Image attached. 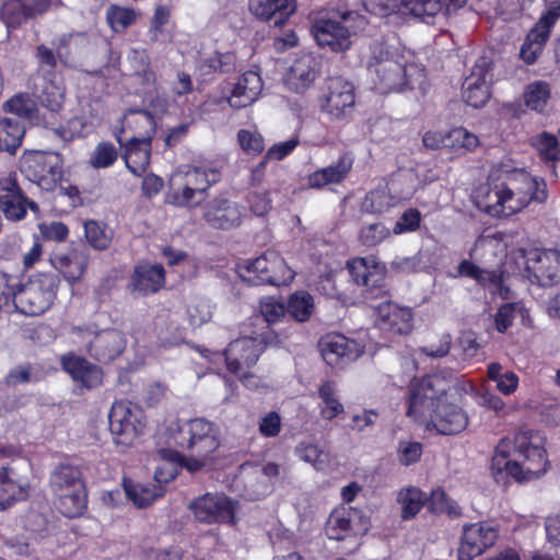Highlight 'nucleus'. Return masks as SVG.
<instances>
[{
    "label": "nucleus",
    "instance_id": "nucleus-1",
    "mask_svg": "<svg viewBox=\"0 0 560 560\" xmlns=\"http://www.w3.org/2000/svg\"><path fill=\"white\" fill-rule=\"evenodd\" d=\"M448 386L439 375L415 381L409 389L407 415L440 434L451 435L464 431L468 424L466 412L445 401Z\"/></svg>",
    "mask_w": 560,
    "mask_h": 560
},
{
    "label": "nucleus",
    "instance_id": "nucleus-2",
    "mask_svg": "<svg viewBox=\"0 0 560 560\" xmlns=\"http://www.w3.org/2000/svg\"><path fill=\"white\" fill-rule=\"evenodd\" d=\"M547 197L545 180L523 171L508 174L502 182L483 184L474 195L477 208L495 218L510 217L530 202L546 201Z\"/></svg>",
    "mask_w": 560,
    "mask_h": 560
},
{
    "label": "nucleus",
    "instance_id": "nucleus-3",
    "mask_svg": "<svg viewBox=\"0 0 560 560\" xmlns=\"http://www.w3.org/2000/svg\"><path fill=\"white\" fill-rule=\"evenodd\" d=\"M541 443L540 435L530 430H521L515 434L511 454V441L502 439L491 460V475L495 482L506 485L510 477L523 482L544 475L547 460Z\"/></svg>",
    "mask_w": 560,
    "mask_h": 560
},
{
    "label": "nucleus",
    "instance_id": "nucleus-4",
    "mask_svg": "<svg viewBox=\"0 0 560 560\" xmlns=\"http://www.w3.org/2000/svg\"><path fill=\"white\" fill-rule=\"evenodd\" d=\"M369 71L373 79L374 86L380 93L404 91L413 89L415 84L421 86L424 74L421 69L402 63L389 57V51L383 44L372 46V56L369 62Z\"/></svg>",
    "mask_w": 560,
    "mask_h": 560
},
{
    "label": "nucleus",
    "instance_id": "nucleus-5",
    "mask_svg": "<svg viewBox=\"0 0 560 560\" xmlns=\"http://www.w3.org/2000/svg\"><path fill=\"white\" fill-rule=\"evenodd\" d=\"M170 448H178L198 455H213L220 447L219 428L205 418H195L183 423L174 422L165 432Z\"/></svg>",
    "mask_w": 560,
    "mask_h": 560
},
{
    "label": "nucleus",
    "instance_id": "nucleus-6",
    "mask_svg": "<svg viewBox=\"0 0 560 560\" xmlns=\"http://www.w3.org/2000/svg\"><path fill=\"white\" fill-rule=\"evenodd\" d=\"M368 25L366 19L353 11H347L337 18H322L312 26V34L318 46L335 52L348 50L353 37Z\"/></svg>",
    "mask_w": 560,
    "mask_h": 560
},
{
    "label": "nucleus",
    "instance_id": "nucleus-7",
    "mask_svg": "<svg viewBox=\"0 0 560 560\" xmlns=\"http://www.w3.org/2000/svg\"><path fill=\"white\" fill-rule=\"evenodd\" d=\"M59 278L54 273H37L22 284L13 294V305L25 315L37 316L52 304Z\"/></svg>",
    "mask_w": 560,
    "mask_h": 560
},
{
    "label": "nucleus",
    "instance_id": "nucleus-8",
    "mask_svg": "<svg viewBox=\"0 0 560 560\" xmlns=\"http://www.w3.org/2000/svg\"><path fill=\"white\" fill-rule=\"evenodd\" d=\"M237 272L244 281L253 285H287L294 278L292 269L276 252H266L256 259L244 260L238 264Z\"/></svg>",
    "mask_w": 560,
    "mask_h": 560
},
{
    "label": "nucleus",
    "instance_id": "nucleus-9",
    "mask_svg": "<svg viewBox=\"0 0 560 560\" xmlns=\"http://www.w3.org/2000/svg\"><path fill=\"white\" fill-rule=\"evenodd\" d=\"M72 334L84 343L88 354L101 363L116 359L127 343L124 332L115 328L96 330L94 327L75 326Z\"/></svg>",
    "mask_w": 560,
    "mask_h": 560
},
{
    "label": "nucleus",
    "instance_id": "nucleus-10",
    "mask_svg": "<svg viewBox=\"0 0 560 560\" xmlns=\"http://www.w3.org/2000/svg\"><path fill=\"white\" fill-rule=\"evenodd\" d=\"M278 336L271 331L242 337L230 342L223 357L228 370L233 374L241 373L245 368L256 364L265 347L277 343Z\"/></svg>",
    "mask_w": 560,
    "mask_h": 560
},
{
    "label": "nucleus",
    "instance_id": "nucleus-11",
    "mask_svg": "<svg viewBox=\"0 0 560 560\" xmlns=\"http://www.w3.org/2000/svg\"><path fill=\"white\" fill-rule=\"evenodd\" d=\"M220 177V172L213 167H194L183 174H175L173 180H178L180 187L172 195L173 203L182 207L200 203L208 188L218 183Z\"/></svg>",
    "mask_w": 560,
    "mask_h": 560
},
{
    "label": "nucleus",
    "instance_id": "nucleus-12",
    "mask_svg": "<svg viewBox=\"0 0 560 560\" xmlns=\"http://www.w3.org/2000/svg\"><path fill=\"white\" fill-rule=\"evenodd\" d=\"M31 210L39 217L40 208L37 202L30 199L21 188L15 172L0 176V212L10 222H20Z\"/></svg>",
    "mask_w": 560,
    "mask_h": 560
},
{
    "label": "nucleus",
    "instance_id": "nucleus-13",
    "mask_svg": "<svg viewBox=\"0 0 560 560\" xmlns=\"http://www.w3.org/2000/svg\"><path fill=\"white\" fill-rule=\"evenodd\" d=\"M133 122L145 128L141 137L133 136L127 142L125 163L128 170L141 176L150 164L151 140L154 133V119L148 112H137L131 115Z\"/></svg>",
    "mask_w": 560,
    "mask_h": 560
},
{
    "label": "nucleus",
    "instance_id": "nucleus-14",
    "mask_svg": "<svg viewBox=\"0 0 560 560\" xmlns=\"http://www.w3.org/2000/svg\"><path fill=\"white\" fill-rule=\"evenodd\" d=\"M108 420L115 442L121 445L131 444L145 427L142 410L129 401L115 402L110 408Z\"/></svg>",
    "mask_w": 560,
    "mask_h": 560
},
{
    "label": "nucleus",
    "instance_id": "nucleus-15",
    "mask_svg": "<svg viewBox=\"0 0 560 560\" xmlns=\"http://www.w3.org/2000/svg\"><path fill=\"white\" fill-rule=\"evenodd\" d=\"M26 177L44 190H54L63 176L62 159L58 153L34 152L22 162Z\"/></svg>",
    "mask_w": 560,
    "mask_h": 560
},
{
    "label": "nucleus",
    "instance_id": "nucleus-16",
    "mask_svg": "<svg viewBox=\"0 0 560 560\" xmlns=\"http://www.w3.org/2000/svg\"><path fill=\"white\" fill-rule=\"evenodd\" d=\"M560 18V2H552L547 11L541 14L537 23L526 35L521 49L520 58L527 65H533L541 55L556 22Z\"/></svg>",
    "mask_w": 560,
    "mask_h": 560
},
{
    "label": "nucleus",
    "instance_id": "nucleus-17",
    "mask_svg": "<svg viewBox=\"0 0 560 560\" xmlns=\"http://www.w3.org/2000/svg\"><path fill=\"white\" fill-rule=\"evenodd\" d=\"M354 88L341 77L328 78L319 100L322 112L334 119L346 117L354 106Z\"/></svg>",
    "mask_w": 560,
    "mask_h": 560
},
{
    "label": "nucleus",
    "instance_id": "nucleus-18",
    "mask_svg": "<svg viewBox=\"0 0 560 560\" xmlns=\"http://www.w3.org/2000/svg\"><path fill=\"white\" fill-rule=\"evenodd\" d=\"M525 258V270L532 283L552 285L560 281V250H529Z\"/></svg>",
    "mask_w": 560,
    "mask_h": 560
},
{
    "label": "nucleus",
    "instance_id": "nucleus-19",
    "mask_svg": "<svg viewBox=\"0 0 560 560\" xmlns=\"http://www.w3.org/2000/svg\"><path fill=\"white\" fill-rule=\"evenodd\" d=\"M189 509L199 522L234 524L236 502L223 493H207L194 500Z\"/></svg>",
    "mask_w": 560,
    "mask_h": 560
},
{
    "label": "nucleus",
    "instance_id": "nucleus-20",
    "mask_svg": "<svg viewBox=\"0 0 560 560\" xmlns=\"http://www.w3.org/2000/svg\"><path fill=\"white\" fill-rule=\"evenodd\" d=\"M498 529L491 524L479 522L463 527L458 560H471L495 544Z\"/></svg>",
    "mask_w": 560,
    "mask_h": 560
},
{
    "label": "nucleus",
    "instance_id": "nucleus-21",
    "mask_svg": "<svg viewBox=\"0 0 560 560\" xmlns=\"http://www.w3.org/2000/svg\"><path fill=\"white\" fill-rule=\"evenodd\" d=\"M491 79V60L485 56L480 57L463 83V98L466 104L475 108L483 106L490 97Z\"/></svg>",
    "mask_w": 560,
    "mask_h": 560
},
{
    "label": "nucleus",
    "instance_id": "nucleus-22",
    "mask_svg": "<svg viewBox=\"0 0 560 560\" xmlns=\"http://www.w3.org/2000/svg\"><path fill=\"white\" fill-rule=\"evenodd\" d=\"M243 218V207L226 198H214L203 207V219L212 229L231 230L237 228L241 225Z\"/></svg>",
    "mask_w": 560,
    "mask_h": 560
},
{
    "label": "nucleus",
    "instance_id": "nucleus-23",
    "mask_svg": "<svg viewBox=\"0 0 560 560\" xmlns=\"http://www.w3.org/2000/svg\"><path fill=\"white\" fill-rule=\"evenodd\" d=\"M165 284V269L161 264L141 262L135 266L127 289L131 294H155Z\"/></svg>",
    "mask_w": 560,
    "mask_h": 560
},
{
    "label": "nucleus",
    "instance_id": "nucleus-24",
    "mask_svg": "<svg viewBox=\"0 0 560 560\" xmlns=\"http://www.w3.org/2000/svg\"><path fill=\"white\" fill-rule=\"evenodd\" d=\"M319 349L325 362L331 366L354 361L361 354L355 341L338 334L323 337L319 341Z\"/></svg>",
    "mask_w": 560,
    "mask_h": 560
},
{
    "label": "nucleus",
    "instance_id": "nucleus-25",
    "mask_svg": "<svg viewBox=\"0 0 560 560\" xmlns=\"http://www.w3.org/2000/svg\"><path fill=\"white\" fill-rule=\"evenodd\" d=\"M376 325L386 332L405 335L411 330L412 315L407 307H400L389 301L376 306Z\"/></svg>",
    "mask_w": 560,
    "mask_h": 560
},
{
    "label": "nucleus",
    "instance_id": "nucleus-26",
    "mask_svg": "<svg viewBox=\"0 0 560 560\" xmlns=\"http://www.w3.org/2000/svg\"><path fill=\"white\" fill-rule=\"evenodd\" d=\"M88 261L89 256L85 246L72 247L67 252L55 250L50 256L51 265L71 283L83 276Z\"/></svg>",
    "mask_w": 560,
    "mask_h": 560
},
{
    "label": "nucleus",
    "instance_id": "nucleus-27",
    "mask_svg": "<svg viewBox=\"0 0 560 560\" xmlns=\"http://www.w3.org/2000/svg\"><path fill=\"white\" fill-rule=\"evenodd\" d=\"M249 10L275 27H282L295 11L293 0H249Z\"/></svg>",
    "mask_w": 560,
    "mask_h": 560
},
{
    "label": "nucleus",
    "instance_id": "nucleus-28",
    "mask_svg": "<svg viewBox=\"0 0 560 560\" xmlns=\"http://www.w3.org/2000/svg\"><path fill=\"white\" fill-rule=\"evenodd\" d=\"M320 61L312 54H305L294 60L290 68L287 82L293 91L302 93L317 78Z\"/></svg>",
    "mask_w": 560,
    "mask_h": 560
},
{
    "label": "nucleus",
    "instance_id": "nucleus-29",
    "mask_svg": "<svg viewBox=\"0 0 560 560\" xmlns=\"http://www.w3.org/2000/svg\"><path fill=\"white\" fill-rule=\"evenodd\" d=\"M348 269L353 281L366 288V291L371 293V296H377L378 293H374V290H381L384 273L381 268L370 261L366 258H355L348 262Z\"/></svg>",
    "mask_w": 560,
    "mask_h": 560
},
{
    "label": "nucleus",
    "instance_id": "nucleus-30",
    "mask_svg": "<svg viewBox=\"0 0 560 560\" xmlns=\"http://www.w3.org/2000/svg\"><path fill=\"white\" fill-rule=\"evenodd\" d=\"M262 90V80L258 72L246 71L235 83L229 104L234 108H243L253 104Z\"/></svg>",
    "mask_w": 560,
    "mask_h": 560
},
{
    "label": "nucleus",
    "instance_id": "nucleus-31",
    "mask_svg": "<svg viewBox=\"0 0 560 560\" xmlns=\"http://www.w3.org/2000/svg\"><path fill=\"white\" fill-rule=\"evenodd\" d=\"M155 483H135L132 480L124 479V489L127 498L133 502L138 508H145L151 504L154 500L162 497L164 493L163 482L174 478L171 474L170 477H163L158 471L154 474Z\"/></svg>",
    "mask_w": 560,
    "mask_h": 560
},
{
    "label": "nucleus",
    "instance_id": "nucleus-32",
    "mask_svg": "<svg viewBox=\"0 0 560 560\" xmlns=\"http://www.w3.org/2000/svg\"><path fill=\"white\" fill-rule=\"evenodd\" d=\"M62 366L75 382L86 388H94L102 383V369L84 358L66 357L62 359Z\"/></svg>",
    "mask_w": 560,
    "mask_h": 560
},
{
    "label": "nucleus",
    "instance_id": "nucleus-33",
    "mask_svg": "<svg viewBox=\"0 0 560 560\" xmlns=\"http://www.w3.org/2000/svg\"><path fill=\"white\" fill-rule=\"evenodd\" d=\"M353 158L350 154H342L336 164L323 167L308 176V185L312 188H323L329 184L341 183L352 168Z\"/></svg>",
    "mask_w": 560,
    "mask_h": 560
},
{
    "label": "nucleus",
    "instance_id": "nucleus-34",
    "mask_svg": "<svg viewBox=\"0 0 560 560\" xmlns=\"http://www.w3.org/2000/svg\"><path fill=\"white\" fill-rule=\"evenodd\" d=\"M30 485L23 480H15L11 467L0 469V510L10 508L14 502L28 497Z\"/></svg>",
    "mask_w": 560,
    "mask_h": 560
},
{
    "label": "nucleus",
    "instance_id": "nucleus-35",
    "mask_svg": "<svg viewBox=\"0 0 560 560\" xmlns=\"http://www.w3.org/2000/svg\"><path fill=\"white\" fill-rule=\"evenodd\" d=\"M360 520L357 511L351 509H337L331 512L326 524V534L329 539L342 540L352 533H357L355 525Z\"/></svg>",
    "mask_w": 560,
    "mask_h": 560
},
{
    "label": "nucleus",
    "instance_id": "nucleus-36",
    "mask_svg": "<svg viewBox=\"0 0 560 560\" xmlns=\"http://www.w3.org/2000/svg\"><path fill=\"white\" fill-rule=\"evenodd\" d=\"M33 92L40 104L50 112H58L63 105V89L56 84L54 78L34 77Z\"/></svg>",
    "mask_w": 560,
    "mask_h": 560
},
{
    "label": "nucleus",
    "instance_id": "nucleus-37",
    "mask_svg": "<svg viewBox=\"0 0 560 560\" xmlns=\"http://www.w3.org/2000/svg\"><path fill=\"white\" fill-rule=\"evenodd\" d=\"M49 485L55 495L84 487L78 467L60 464L50 474Z\"/></svg>",
    "mask_w": 560,
    "mask_h": 560
},
{
    "label": "nucleus",
    "instance_id": "nucleus-38",
    "mask_svg": "<svg viewBox=\"0 0 560 560\" xmlns=\"http://www.w3.org/2000/svg\"><path fill=\"white\" fill-rule=\"evenodd\" d=\"M26 128L16 118L0 119V150L15 154L21 147Z\"/></svg>",
    "mask_w": 560,
    "mask_h": 560
},
{
    "label": "nucleus",
    "instance_id": "nucleus-39",
    "mask_svg": "<svg viewBox=\"0 0 560 560\" xmlns=\"http://www.w3.org/2000/svg\"><path fill=\"white\" fill-rule=\"evenodd\" d=\"M3 110L28 120L30 124L39 121V112L36 102L26 93H19L3 104Z\"/></svg>",
    "mask_w": 560,
    "mask_h": 560
},
{
    "label": "nucleus",
    "instance_id": "nucleus-40",
    "mask_svg": "<svg viewBox=\"0 0 560 560\" xmlns=\"http://www.w3.org/2000/svg\"><path fill=\"white\" fill-rule=\"evenodd\" d=\"M86 497L85 487L59 493L57 494L58 509L67 517H78L86 509Z\"/></svg>",
    "mask_w": 560,
    "mask_h": 560
},
{
    "label": "nucleus",
    "instance_id": "nucleus-41",
    "mask_svg": "<svg viewBox=\"0 0 560 560\" xmlns=\"http://www.w3.org/2000/svg\"><path fill=\"white\" fill-rule=\"evenodd\" d=\"M320 398V416L324 419L331 420L343 412V405L336 395V388L332 382H325L318 389Z\"/></svg>",
    "mask_w": 560,
    "mask_h": 560
},
{
    "label": "nucleus",
    "instance_id": "nucleus-42",
    "mask_svg": "<svg viewBox=\"0 0 560 560\" xmlns=\"http://www.w3.org/2000/svg\"><path fill=\"white\" fill-rule=\"evenodd\" d=\"M397 202L398 199L386 187H381L365 196L362 209L369 213H384Z\"/></svg>",
    "mask_w": 560,
    "mask_h": 560
},
{
    "label": "nucleus",
    "instance_id": "nucleus-43",
    "mask_svg": "<svg viewBox=\"0 0 560 560\" xmlns=\"http://www.w3.org/2000/svg\"><path fill=\"white\" fill-rule=\"evenodd\" d=\"M314 311V299L306 291H298L293 293L289 301L287 312L298 322H306L310 319Z\"/></svg>",
    "mask_w": 560,
    "mask_h": 560
},
{
    "label": "nucleus",
    "instance_id": "nucleus-44",
    "mask_svg": "<svg viewBox=\"0 0 560 560\" xmlns=\"http://www.w3.org/2000/svg\"><path fill=\"white\" fill-rule=\"evenodd\" d=\"M550 97V85L545 81H535L526 86L525 105L536 112H542Z\"/></svg>",
    "mask_w": 560,
    "mask_h": 560
},
{
    "label": "nucleus",
    "instance_id": "nucleus-45",
    "mask_svg": "<svg viewBox=\"0 0 560 560\" xmlns=\"http://www.w3.org/2000/svg\"><path fill=\"white\" fill-rule=\"evenodd\" d=\"M457 8L451 0H409L407 7L410 13L417 18L424 20L433 18L444 8Z\"/></svg>",
    "mask_w": 560,
    "mask_h": 560
},
{
    "label": "nucleus",
    "instance_id": "nucleus-46",
    "mask_svg": "<svg viewBox=\"0 0 560 560\" xmlns=\"http://www.w3.org/2000/svg\"><path fill=\"white\" fill-rule=\"evenodd\" d=\"M118 149L109 141H102L92 151L89 165L95 170L107 168L118 159Z\"/></svg>",
    "mask_w": 560,
    "mask_h": 560
},
{
    "label": "nucleus",
    "instance_id": "nucleus-47",
    "mask_svg": "<svg viewBox=\"0 0 560 560\" xmlns=\"http://www.w3.org/2000/svg\"><path fill=\"white\" fill-rule=\"evenodd\" d=\"M35 59L37 63V75L39 78H55L58 54L45 46L38 45L35 49Z\"/></svg>",
    "mask_w": 560,
    "mask_h": 560
},
{
    "label": "nucleus",
    "instance_id": "nucleus-48",
    "mask_svg": "<svg viewBox=\"0 0 560 560\" xmlns=\"http://www.w3.org/2000/svg\"><path fill=\"white\" fill-rule=\"evenodd\" d=\"M137 14L133 9L112 4L106 12V19L116 33L125 31L135 23Z\"/></svg>",
    "mask_w": 560,
    "mask_h": 560
},
{
    "label": "nucleus",
    "instance_id": "nucleus-49",
    "mask_svg": "<svg viewBox=\"0 0 560 560\" xmlns=\"http://www.w3.org/2000/svg\"><path fill=\"white\" fill-rule=\"evenodd\" d=\"M533 143L544 161L552 163L560 161V145L556 136L542 132L535 138Z\"/></svg>",
    "mask_w": 560,
    "mask_h": 560
},
{
    "label": "nucleus",
    "instance_id": "nucleus-50",
    "mask_svg": "<svg viewBox=\"0 0 560 560\" xmlns=\"http://www.w3.org/2000/svg\"><path fill=\"white\" fill-rule=\"evenodd\" d=\"M445 141L446 148L453 150L465 149L471 151L479 144L478 137L462 127L448 131Z\"/></svg>",
    "mask_w": 560,
    "mask_h": 560
},
{
    "label": "nucleus",
    "instance_id": "nucleus-51",
    "mask_svg": "<svg viewBox=\"0 0 560 560\" xmlns=\"http://www.w3.org/2000/svg\"><path fill=\"white\" fill-rule=\"evenodd\" d=\"M429 506L433 513H446L451 517L460 515V508L457 502L450 499L441 489H435L431 492Z\"/></svg>",
    "mask_w": 560,
    "mask_h": 560
},
{
    "label": "nucleus",
    "instance_id": "nucleus-52",
    "mask_svg": "<svg viewBox=\"0 0 560 560\" xmlns=\"http://www.w3.org/2000/svg\"><path fill=\"white\" fill-rule=\"evenodd\" d=\"M133 73L140 75L144 83H151L155 80V74L149 69V59L144 50L130 49L127 56Z\"/></svg>",
    "mask_w": 560,
    "mask_h": 560
},
{
    "label": "nucleus",
    "instance_id": "nucleus-53",
    "mask_svg": "<svg viewBox=\"0 0 560 560\" xmlns=\"http://www.w3.org/2000/svg\"><path fill=\"white\" fill-rule=\"evenodd\" d=\"M171 458L177 462L182 467L190 472H197L206 467H209L213 463V455H198L188 453V455L180 454L178 452L170 451Z\"/></svg>",
    "mask_w": 560,
    "mask_h": 560
},
{
    "label": "nucleus",
    "instance_id": "nucleus-54",
    "mask_svg": "<svg viewBox=\"0 0 560 560\" xmlns=\"http://www.w3.org/2000/svg\"><path fill=\"white\" fill-rule=\"evenodd\" d=\"M0 18L8 28L20 26L27 20L22 0L5 2L0 9Z\"/></svg>",
    "mask_w": 560,
    "mask_h": 560
},
{
    "label": "nucleus",
    "instance_id": "nucleus-55",
    "mask_svg": "<svg viewBox=\"0 0 560 560\" xmlns=\"http://www.w3.org/2000/svg\"><path fill=\"white\" fill-rule=\"evenodd\" d=\"M402 517L405 520L413 517L421 510L424 502V494L416 488L407 489L399 493Z\"/></svg>",
    "mask_w": 560,
    "mask_h": 560
},
{
    "label": "nucleus",
    "instance_id": "nucleus-56",
    "mask_svg": "<svg viewBox=\"0 0 560 560\" xmlns=\"http://www.w3.org/2000/svg\"><path fill=\"white\" fill-rule=\"evenodd\" d=\"M389 230L381 222L371 223L361 228L359 241L362 245L374 247L389 236Z\"/></svg>",
    "mask_w": 560,
    "mask_h": 560
},
{
    "label": "nucleus",
    "instance_id": "nucleus-57",
    "mask_svg": "<svg viewBox=\"0 0 560 560\" xmlns=\"http://www.w3.org/2000/svg\"><path fill=\"white\" fill-rule=\"evenodd\" d=\"M285 307L273 299H267L260 303V315L253 318L254 324L266 323L268 325L277 323L285 315Z\"/></svg>",
    "mask_w": 560,
    "mask_h": 560
},
{
    "label": "nucleus",
    "instance_id": "nucleus-58",
    "mask_svg": "<svg viewBox=\"0 0 560 560\" xmlns=\"http://www.w3.org/2000/svg\"><path fill=\"white\" fill-rule=\"evenodd\" d=\"M85 237L89 244L97 249H106L110 244V236L106 233V230L96 221H88L84 224Z\"/></svg>",
    "mask_w": 560,
    "mask_h": 560
},
{
    "label": "nucleus",
    "instance_id": "nucleus-59",
    "mask_svg": "<svg viewBox=\"0 0 560 560\" xmlns=\"http://www.w3.org/2000/svg\"><path fill=\"white\" fill-rule=\"evenodd\" d=\"M295 453L301 460L313 465L316 469H322L325 464L323 452L316 444L310 442H301L296 446Z\"/></svg>",
    "mask_w": 560,
    "mask_h": 560
},
{
    "label": "nucleus",
    "instance_id": "nucleus-60",
    "mask_svg": "<svg viewBox=\"0 0 560 560\" xmlns=\"http://www.w3.org/2000/svg\"><path fill=\"white\" fill-rule=\"evenodd\" d=\"M237 140L241 148L249 154H257L264 150L262 137L256 131L242 129L237 133Z\"/></svg>",
    "mask_w": 560,
    "mask_h": 560
},
{
    "label": "nucleus",
    "instance_id": "nucleus-61",
    "mask_svg": "<svg viewBox=\"0 0 560 560\" xmlns=\"http://www.w3.org/2000/svg\"><path fill=\"white\" fill-rule=\"evenodd\" d=\"M250 211L258 217L267 214L272 208V201L268 191H253L247 196Z\"/></svg>",
    "mask_w": 560,
    "mask_h": 560
},
{
    "label": "nucleus",
    "instance_id": "nucleus-62",
    "mask_svg": "<svg viewBox=\"0 0 560 560\" xmlns=\"http://www.w3.org/2000/svg\"><path fill=\"white\" fill-rule=\"evenodd\" d=\"M38 230L44 240L63 242L69 235L68 226L59 221L39 223Z\"/></svg>",
    "mask_w": 560,
    "mask_h": 560
},
{
    "label": "nucleus",
    "instance_id": "nucleus-63",
    "mask_svg": "<svg viewBox=\"0 0 560 560\" xmlns=\"http://www.w3.org/2000/svg\"><path fill=\"white\" fill-rule=\"evenodd\" d=\"M520 310L517 303H505L497 312L494 316L495 328L500 332H505L511 327L516 311Z\"/></svg>",
    "mask_w": 560,
    "mask_h": 560
},
{
    "label": "nucleus",
    "instance_id": "nucleus-64",
    "mask_svg": "<svg viewBox=\"0 0 560 560\" xmlns=\"http://www.w3.org/2000/svg\"><path fill=\"white\" fill-rule=\"evenodd\" d=\"M34 380L33 366L28 363L16 365L11 369L5 376V384L9 386H16L26 384Z\"/></svg>",
    "mask_w": 560,
    "mask_h": 560
}]
</instances>
